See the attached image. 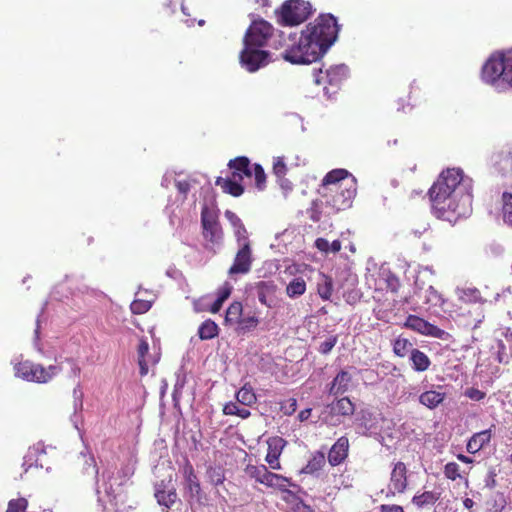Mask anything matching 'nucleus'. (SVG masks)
<instances>
[{
  "mask_svg": "<svg viewBox=\"0 0 512 512\" xmlns=\"http://www.w3.org/2000/svg\"><path fill=\"white\" fill-rule=\"evenodd\" d=\"M473 181L461 169L443 171L429 190L435 215L448 222L466 218L472 212Z\"/></svg>",
  "mask_w": 512,
  "mask_h": 512,
  "instance_id": "obj_1",
  "label": "nucleus"
},
{
  "mask_svg": "<svg viewBox=\"0 0 512 512\" xmlns=\"http://www.w3.org/2000/svg\"><path fill=\"white\" fill-rule=\"evenodd\" d=\"M338 26L336 19L321 15L309 23L304 30L288 38L283 58L292 64H310L322 57L336 41Z\"/></svg>",
  "mask_w": 512,
  "mask_h": 512,
  "instance_id": "obj_2",
  "label": "nucleus"
},
{
  "mask_svg": "<svg viewBox=\"0 0 512 512\" xmlns=\"http://www.w3.org/2000/svg\"><path fill=\"white\" fill-rule=\"evenodd\" d=\"M356 190V179L345 169H335L322 180L319 189L320 201L332 212L345 210L352 205Z\"/></svg>",
  "mask_w": 512,
  "mask_h": 512,
  "instance_id": "obj_3",
  "label": "nucleus"
},
{
  "mask_svg": "<svg viewBox=\"0 0 512 512\" xmlns=\"http://www.w3.org/2000/svg\"><path fill=\"white\" fill-rule=\"evenodd\" d=\"M481 79L499 91L512 88V50L493 53L482 67Z\"/></svg>",
  "mask_w": 512,
  "mask_h": 512,
  "instance_id": "obj_4",
  "label": "nucleus"
},
{
  "mask_svg": "<svg viewBox=\"0 0 512 512\" xmlns=\"http://www.w3.org/2000/svg\"><path fill=\"white\" fill-rule=\"evenodd\" d=\"M15 376L30 382L46 383L56 376L60 369L56 365H50L44 368L39 364H34L28 360L19 361L14 364Z\"/></svg>",
  "mask_w": 512,
  "mask_h": 512,
  "instance_id": "obj_5",
  "label": "nucleus"
},
{
  "mask_svg": "<svg viewBox=\"0 0 512 512\" xmlns=\"http://www.w3.org/2000/svg\"><path fill=\"white\" fill-rule=\"evenodd\" d=\"M246 474L256 482L266 487L276 488L294 497V494L287 489L288 486H295L288 478L270 472L265 465H248L245 469Z\"/></svg>",
  "mask_w": 512,
  "mask_h": 512,
  "instance_id": "obj_6",
  "label": "nucleus"
},
{
  "mask_svg": "<svg viewBox=\"0 0 512 512\" xmlns=\"http://www.w3.org/2000/svg\"><path fill=\"white\" fill-rule=\"evenodd\" d=\"M489 352L494 362L508 364L512 360V331H497L489 343Z\"/></svg>",
  "mask_w": 512,
  "mask_h": 512,
  "instance_id": "obj_7",
  "label": "nucleus"
},
{
  "mask_svg": "<svg viewBox=\"0 0 512 512\" xmlns=\"http://www.w3.org/2000/svg\"><path fill=\"white\" fill-rule=\"evenodd\" d=\"M241 67L250 73L267 66L272 61L270 52L259 47L243 46L240 52Z\"/></svg>",
  "mask_w": 512,
  "mask_h": 512,
  "instance_id": "obj_8",
  "label": "nucleus"
},
{
  "mask_svg": "<svg viewBox=\"0 0 512 512\" xmlns=\"http://www.w3.org/2000/svg\"><path fill=\"white\" fill-rule=\"evenodd\" d=\"M311 6L303 0H289L282 6L280 13L281 23L284 25H297L307 19Z\"/></svg>",
  "mask_w": 512,
  "mask_h": 512,
  "instance_id": "obj_9",
  "label": "nucleus"
},
{
  "mask_svg": "<svg viewBox=\"0 0 512 512\" xmlns=\"http://www.w3.org/2000/svg\"><path fill=\"white\" fill-rule=\"evenodd\" d=\"M273 27L264 20L254 21L243 39V46L264 48L271 37Z\"/></svg>",
  "mask_w": 512,
  "mask_h": 512,
  "instance_id": "obj_10",
  "label": "nucleus"
},
{
  "mask_svg": "<svg viewBox=\"0 0 512 512\" xmlns=\"http://www.w3.org/2000/svg\"><path fill=\"white\" fill-rule=\"evenodd\" d=\"M201 221L203 227V236L207 242L206 246L213 249L219 245L222 240V230L213 211L207 208L202 209Z\"/></svg>",
  "mask_w": 512,
  "mask_h": 512,
  "instance_id": "obj_11",
  "label": "nucleus"
},
{
  "mask_svg": "<svg viewBox=\"0 0 512 512\" xmlns=\"http://www.w3.org/2000/svg\"><path fill=\"white\" fill-rule=\"evenodd\" d=\"M408 485L407 467L406 465L398 461L393 464L390 481L387 487L388 495H396L404 493Z\"/></svg>",
  "mask_w": 512,
  "mask_h": 512,
  "instance_id": "obj_12",
  "label": "nucleus"
},
{
  "mask_svg": "<svg viewBox=\"0 0 512 512\" xmlns=\"http://www.w3.org/2000/svg\"><path fill=\"white\" fill-rule=\"evenodd\" d=\"M355 411V406L348 397H343L335 402H332L326 407V412L330 415L325 416L324 420L330 425H338L340 420L336 416H351Z\"/></svg>",
  "mask_w": 512,
  "mask_h": 512,
  "instance_id": "obj_13",
  "label": "nucleus"
},
{
  "mask_svg": "<svg viewBox=\"0 0 512 512\" xmlns=\"http://www.w3.org/2000/svg\"><path fill=\"white\" fill-rule=\"evenodd\" d=\"M253 262L252 250L250 244H244L238 247L232 266L228 270L230 276L237 274H248Z\"/></svg>",
  "mask_w": 512,
  "mask_h": 512,
  "instance_id": "obj_14",
  "label": "nucleus"
},
{
  "mask_svg": "<svg viewBox=\"0 0 512 512\" xmlns=\"http://www.w3.org/2000/svg\"><path fill=\"white\" fill-rule=\"evenodd\" d=\"M348 75V67L344 64L332 66L323 73L320 69L314 74V82L316 84H322L325 81L332 86L339 85Z\"/></svg>",
  "mask_w": 512,
  "mask_h": 512,
  "instance_id": "obj_15",
  "label": "nucleus"
},
{
  "mask_svg": "<svg viewBox=\"0 0 512 512\" xmlns=\"http://www.w3.org/2000/svg\"><path fill=\"white\" fill-rule=\"evenodd\" d=\"M405 326L423 335L440 339H443V336L446 334L444 330L415 315L407 317Z\"/></svg>",
  "mask_w": 512,
  "mask_h": 512,
  "instance_id": "obj_16",
  "label": "nucleus"
},
{
  "mask_svg": "<svg viewBox=\"0 0 512 512\" xmlns=\"http://www.w3.org/2000/svg\"><path fill=\"white\" fill-rule=\"evenodd\" d=\"M241 181L242 174L239 172H232L230 178L218 177L216 180V185L221 187L224 192L229 193L232 196L238 197L242 195V193L244 192V188L240 184Z\"/></svg>",
  "mask_w": 512,
  "mask_h": 512,
  "instance_id": "obj_17",
  "label": "nucleus"
},
{
  "mask_svg": "<svg viewBox=\"0 0 512 512\" xmlns=\"http://www.w3.org/2000/svg\"><path fill=\"white\" fill-rule=\"evenodd\" d=\"M268 452L266 455V462L274 470L281 469L279 457L284 447V440L279 437L271 438L268 440Z\"/></svg>",
  "mask_w": 512,
  "mask_h": 512,
  "instance_id": "obj_18",
  "label": "nucleus"
},
{
  "mask_svg": "<svg viewBox=\"0 0 512 512\" xmlns=\"http://www.w3.org/2000/svg\"><path fill=\"white\" fill-rule=\"evenodd\" d=\"M349 441L347 437H340L328 453V461L332 466L339 465L348 455Z\"/></svg>",
  "mask_w": 512,
  "mask_h": 512,
  "instance_id": "obj_19",
  "label": "nucleus"
},
{
  "mask_svg": "<svg viewBox=\"0 0 512 512\" xmlns=\"http://www.w3.org/2000/svg\"><path fill=\"white\" fill-rule=\"evenodd\" d=\"M352 381V376L348 371L342 370L340 371L335 378L333 379L330 388H329V394L330 395H340L344 394L348 391L350 384Z\"/></svg>",
  "mask_w": 512,
  "mask_h": 512,
  "instance_id": "obj_20",
  "label": "nucleus"
},
{
  "mask_svg": "<svg viewBox=\"0 0 512 512\" xmlns=\"http://www.w3.org/2000/svg\"><path fill=\"white\" fill-rule=\"evenodd\" d=\"M493 164L503 175L512 173V148L502 149L495 154Z\"/></svg>",
  "mask_w": 512,
  "mask_h": 512,
  "instance_id": "obj_21",
  "label": "nucleus"
},
{
  "mask_svg": "<svg viewBox=\"0 0 512 512\" xmlns=\"http://www.w3.org/2000/svg\"><path fill=\"white\" fill-rule=\"evenodd\" d=\"M441 491L438 489L417 493L412 498V503L418 508H425L434 505L440 498Z\"/></svg>",
  "mask_w": 512,
  "mask_h": 512,
  "instance_id": "obj_22",
  "label": "nucleus"
},
{
  "mask_svg": "<svg viewBox=\"0 0 512 512\" xmlns=\"http://www.w3.org/2000/svg\"><path fill=\"white\" fill-rule=\"evenodd\" d=\"M491 439V430H483L475 433L467 443V451L475 454L480 451Z\"/></svg>",
  "mask_w": 512,
  "mask_h": 512,
  "instance_id": "obj_23",
  "label": "nucleus"
},
{
  "mask_svg": "<svg viewBox=\"0 0 512 512\" xmlns=\"http://www.w3.org/2000/svg\"><path fill=\"white\" fill-rule=\"evenodd\" d=\"M257 296L259 301L268 306H272V301L270 296L273 295L276 291V285L273 281H260L256 285Z\"/></svg>",
  "mask_w": 512,
  "mask_h": 512,
  "instance_id": "obj_24",
  "label": "nucleus"
},
{
  "mask_svg": "<svg viewBox=\"0 0 512 512\" xmlns=\"http://www.w3.org/2000/svg\"><path fill=\"white\" fill-rule=\"evenodd\" d=\"M410 361L412 368L417 372H424L428 370L431 365L429 357L419 349H412L410 354Z\"/></svg>",
  "mask_w": 512,
  "mask_h": 512,
  "instance_id": "obj_25",
  "label": "nucleus"
},
{
  "mask_svg": "<svg viewBox=\"0 0 512 512\" xmlns=\"http://www.w3.org/2000/svg\"><path fill=\"white\" fill-rule=\"evenodd\" d=\"M444 399L445 393L435 390L425 391L419 396V402L429 409L436 408Z\"/></svg>",
  "mask_w": 512,
  "mask_h": 512,
  "instance_id": "obj_26",
  "label": "nucleus"
},
{
  "mask_svg": "<svg viewBox=\"0 0 512 512\" xmlns=\"http://www.w3.org/2000/svg\"><path fill=\"white\" fill-rule=\"evenodd\" d=\"M162 484L157 485L155 489V497L159 505L170 508L177 500V493L174 488L169 490L161 489Z\"/></svg>",
  "mask_w": 512,
  "mask_h": 512,
  "instance_id": "obj_27",
  "label": "nucleus"
},
{
  "mask_svg": "<svg viewBox=\"0 0 512 512\" xmlns=\"http://www.w3.org/2000/svg\"><path fill=\"white\" fill-rule=\"evenodd\" d=\"M456 295L458 299L464 303H478L482 302L480 291L474 287H461L457 288Z\"/></svg>",
  "mask_w": 512,
  "mask_h": 512,
  "instance_id": "obj_28",
  "label": "nucleus"
},
{
  "mask_svg": "<svg viewBox=\"0 0 512 512\" xmlns=\"http://www.w3.org/2000/svg\"><path fill=\"white\" fill-rule=\"evenodd\" d=\"M229 167L232 172H239L242 174V178L252 177V165H250V161L246 157H238L234 160H230Z\"/></svg>",
  "mask_w": 512,
  "mask_h": 512,
  "instance_id": "obj_29",
  "label": "nucleus"
},
{
  "mask_svg": "<svg viewBox=\"0 0 512 512\" xmlns=\"http://www.w3.org/2000/svg\"><path fill=\"white\" fill-rule=\"evenodd\" d=\"M148 351H149L148 342L145 339H141L139 346H138L137 354H138V364L140 367V374L142 376L146 375L148 373V369H149V362L146 359V355L148 354Z\"/></svg>",
  "mask_w": 512,
  "mask_h": 512,
  "instance_id": "obj_30",
  "label": "nucleus"
},
{
  "mask_svg": "<svg viewBox=\"0 0 512 512\" xmlns=\"http://www.w3.org/2000/svg\"><path fill=\"white\" fill-rule=\"evenodd\" d=\"M317 290L319 296L323 300H329L333 292V281L330 277L322 274L317 283Z\"/></svg>",
  "mask_w": 512,
  "mask_h": 512,
  "instance_id": "obj_31",
  "label": "nucleus"
},
{
  "mask_svg": "<svg viewBox=\"0 0 512 512\" xmlns=\"http://www.w3.org/2000/svg\"><path fill=\"white\" fill-rule=\"evenodd\" d=\"M306 291V283L303 278H294L286 287V293L290 298L303 295Z\"/></svg>",
  "mask_w": 512,
  "mask_h": 512,
  "instance_id": "obj_32",
  "label": "nucleus"
},
{
  "mask_svg": "<svg viewBox=\"0 0 512 512\" xmlns=\"http://www.w3.org/2000/svg\"><path fill=\"white\" fill-rule=\"evenodd\" d=\"M198 335L202 340H209L218 335V326L211 320L204 321L199 329Z\"/></svg>",
  "mask_w": 512,
  "mask_h": 512,
  "instance_id": "obj_33",
  "label": "nucleus"
},
{
  "mask_svg": "<svg viewBox=\"0 0 512 512\" xmlns=\"http://www.w3.org/2000/svg\"><path fill=\"white\" fill-rule=\"evenodd\" d=\"M242 311H243V307H242V304L240 302H234L232 303L227 311H226V315H225V323L227 324H238L240 319L242 318Z\"/></svg>",
  "mask_w": 512,
  "mask_h": 512,
  "instance_id": "obj_34",
  "label": "nucleus"
},
{
  "mask_svg": "<svg viewBox=\"0 0 512 512\" xmlns=\"http://www.w3.org/2000/svg\"><path fill=\"white\" fill-rule=\"evenodd\" d=\"M315 247L326 254L337 253L341 249V242L339 240H334L330 243L327 239L317 238L315 240Z\"/></svg>",
  "mask_w": 512,
  "mask_h": 512,
  "instance_id": "obj_35",
  "label": "nucleus"
},
{
  "mask_svg": "<svg viewBox=\"0 0 512 512\" xmlns=\"http://www.w3.org/2000/svg\"><path fill=\"white\" fill-rule=\"evenodd\" d=\"M325 464V456L323 453H316L309 460L307 465L302 469L303 473L313 474L319 471Z\"/></svg>",
  "mask_w": 512,
  "mask_h": 512,
  "instance_id": "obj_36",
  "label": "nucleus"
},
{
  "mask_svg": "<svg viewBox=\"0 0 512 512\" xmlns=\"http://www.w3.org/2000/svg\"><path fill=\"white\" fill-rule=\"evenodd\" d=\"M237 401L250 406L256 402V395L250 386L244 385L236 394Z\"/></svg>",
  "mask_w": 512,
  "mask_h": 512,
  "instance_id": "obj_37",
  "label": "nucleus"
},
{
  "mask_svg": "<svg viewBox=\"0 0 512 512\" xmlns=\"http://www.w3.org/2000/svg\"><path fill=\"white\" fill-rule=\"evenodd\" d=\"M502 201L503 220L508 225H512V190L503 193Z\"/></svg>",
  "mask_w": 512,
  "mask_h": 512,
  "instance_id": "obj_38",
  "label": "nucleus"
},
{
  "mask_svg": "<svg viewBox=\"0 0 512 512\" xmlns=\"http://www.w3.org/2000/svg\"><path fill=\"white\" fill-rule=\"evenodd\" d=\"M414 349L412 343L405 338H397L393 344V351L399 357H405L411 354V350Z\"/></svg>",
  "mask_w": 512,
  "mask_h": 512,
  "instance_id": "obj_39",
  "label": "nucleus"
},
{
  "mask_svg": "<svg viewBox=\"0 0 512 512\" xmlns=\"http://www.w3.org/2000/svg\"><path fill=\"white\" fill-rule=\"evenodd\" d=\"M259 320L254 315L244 316L240 319L237 331L240 334H245L257 327Z\"/></svg>",
  "mask_w": 512,
  "mask_h": 512,
  "instance_id": "obj_40",
  "label": "nucleus"
},
{
  "mask_svg": "<svg viewBox=\"0 0 512 512\" xmlns=\"http://www.w3.org/2000/svg\"><path fill=\"white\" fill-rule=\"evenodd\" d=\"M186 488L190 493L191 497L198 496L200 493V484L197 480L196 475L193 472L192 467L186 471Z\"/></svg>",
  "mask_w": 512,
  "mask_h": 512,
  "instance_id": "obj_41",
  "label": "nucleus"
},
{
  "mask_svg": "<svg viewBox=\"0 0 512 512\" xmlns=\"http://www.w3.org/2000/svg\"><path fill=\"white\" fill-rule=\"evenodd\" d=\"M225 415H237L242 419H246L250 416V411L246 408H240L236 403L229 402L223 408Z\"/></svg>",
  "mask_w": 512,
  "mask_h": 512,
  "instance_id": "obj_42",
  "label": "nucleus"
},
{
  "mask_svg": "<svg viewBox=\"0 0 512 512\" xmlns=\"http://www.w3.org/2000/svg\"><path fill=\"white\" fill-rule=\"evenodd\" d=\"M252 176L255 179L256 186L259 190H263L266 183V175L261 165H252Z\"/></svg>",
  "mask_w": 512,
  "mask_h": 512,
  "instance_id": "obj_43",
  "label": "nucleus"
},
{
  "mask_svg": "<svg viewBox=\"0 0 512 512\" xmlns=\"http://www.w3.org/2000/svg\"><path fill=\"white\" fill-rule=\"evenodd\" d=\"M425 299H426V303L431 304L433 306H440L443 304L442 296L438 293V291L433 286H429L425 290Z\"/></svg>",
  "mask_w": 512,
  "mask_h": 512,
  "instance_id": "obj_44",
  "label": "nucleus"
},
{
  "mask_svg": "<svg viewBox=\"0 0 512 512\" xmlns=\"http://www.w3.org/2000/svg\"><path fill=\"white\" fill-rule=\"evenodd\" d=\"M362 420L363 422L358 427V433L365 436H374L378 434L374 423L370 422L366 416H363Z\"/></svg>",
  "mask_w": 512,
  "mask_h": 512,
  "instance_id": "obj_45",
  "label": "nucleus"
},
{
  "mask_svg": "<svg viewBox=\"0 0 512 512\" xmlns=\"http://www.w3.org/2000/svg\"><path fill=\"white\" fill-rule=\"evenodd\" d=\"M151 305V300L137 299L131 303L130 308L134 314H143L151 308Z\"/></svg>",
  "mask_w": 512,
  "mask_h": 512,
  "instance_id": "obj_46",
  "label": "nucleus"
},
{
  "mask_svg": "<svg viewBox=\"0 0 512 512\" xmlns=\"http://www.w3.org/2000/svg\"><path fill=\"white\" fill-rule=\"evenodd\" d=\"M444 475L450 480H456L461 477L460 467L455 462H449L444 467Z\"/></svg>",
  "mask_w": 512,
  "mask_h": 512,
  "instance_id": "obj_47",
  "label": "nucleus"
},
{
  "mask_svg": "<svg viewBox=\"0 0 512 512\" xmlns=\"http://www.w3.org/2000/svg\"><path fill=\"white\" fill-rule=\"evenodd\" d=\"M234 234L237 239L238 247H243L244 244H250L248 232L243 224L234 228Z\"/></svg>",
  "mask_w": 512,
  "mask_h": 512,
  "instance_id": "obj_48",
  "label": "nucleus"
},
{
  "mask_svg": "<svg viewBox=\"0 0 512 512\" xmlns=\"http://www.w3.org/2000/svg\"><path fill=\"white\" fill-rule=\"evenodd\" d=\"M28 502L25 498L11 500L7 512H25Z\"/></svg>",
  "mask_w": 512,
  "mask_h": 512,
  "instance_id": "obj_49",
  "label": "nucleus"
},
{
  "mask_svg": "<svg viewBox=\"0 0 512 512\" xmlns=\"http://www.w3.org/2000/svg\"><path fill=\"white\" fill-rule=\"evenodd\" d=\"M287 172L286 164L283 158L276 157L273 160V173L277 178H283Z\"/></svg>",
  "mask_w": 512,
  "mask_h": 512,
  "instance_id": "obj_50",
  "label": "nucleus"
},
{
  "mask_svg": "<svg viewBox=\"0 0 512 512\" xmlns=\"http://www.w3.org/2000/svg\"><path fill=\"white\" fill-rule=\"evenodd\" d=\"M337 336H329L319 346V352L322 354H328L337 343Z\"/></svg>",
  "mask_w": 512,
  "mask_h": 512,
  "instance_id": "obj_51",
  "label": "nucleus"
},
{
  "mask_svg": "<svg viewBox=\"0 0 512 512\" xmlns=\"http://www.w3.org/2000/svg\"><path fill=\"white\" fill-rule=\"evenodd\" d=\"M118 474L120 481L117 483V485L121 486L134 474V468L130 464L124 465Z\"/></svg>",
  "mask_w": 512,
  "mask_h": 512,
  "instance_id": "obj_52",
  "label": "nucleus"
},
{
  "mask_svg": "<svg viewBox=\"0 0 512 512\" xmlns=\"http://www.w3.org/2000/svg\"><path fill=\"white\" fill-rule=\"evenodd\" d=\"M465 395L469 399L474 400V401H480V400L484 399V397H485V393L476 388H468L465 391Z\"/></svg>",
  "mask_w": 512,
  "mask_h": 512,
  "instance_id": "obj_53",
  "label": "nucleus"
},
{
  "mask_svg": "<svg viewBox=\"0 0 512 512\" xmlns=\"http://www.w3.org/2000/svg\"><path fill=\"white\" fill-rule=\"evenodd\" d=\"M225 217L230 222V224L233 226V228H236L239 225L243 224L241 219L232 211L227 210L225 212Z\"/></svg>",
  "mask_w": 512,
  "mask_h": 512,
  "instance_id": "obj_54",
  "label": "nucleus"
},
{
  "mask_svg": "<svg viewBox=\"0 0 512 512\" xmlns=\"http://www.w3.org/2000/svg\"><path fill=\"white\" fill-rule=\"evenodd\" d=\"M87 465L88 466L85 468L86 473H91L97 478L98 468L96 467L95 460L93 457L89 458V463L87 462Z\"/></svg>",
  "mask_w": 512,
  "mask_h": 512,
  "instance_id": "obj_55",
  "label": "nucleus"
},
{
  "mask_svg": "<svg viewBox=\"0 0 512 512\" xmlns=\"http://www.w3.org/2000/svg\"><path fill=\"white\" fill-rule=\"evenodd\" d=\"M295 512H315L309 505H306L302 501H298L295 504Z\"/></svg>",
  "mask_w": 512,
  "mask_h": 512,
  "instance_id": "obj_56",
  "label": "nucleus"
},
{
  "mask_svg": "<svg viewBox=\"0 0 512 512\" xmlns=\"http://www.w3.org/2000/svg\"><path fill=\"white\" fill-rule=\"evenodd\" d=\"M381 512H404L403 508L399 505H382Z\"/></svg>",
  "mask_w": 512,
  "mask_h": 512,
  "instance_id": "obj_57",
  "label": "nucleus"
},
{
  "mask_svg": "<svg viewBox=\"0 0 512 512\" xmlns=\"http://www.w3.org/2000/svg\"><path fill=\"white\" fill-rule=\"evenodd\" d=\"M176 187L182 194H186L190 189V185L187 181H177Z\"/></svg>",
  "mask_w": 512,
  "mask_h": 512,
  "instance_id": "obj_58",
  "label": "nucleus"
},
{
  "mask_svg": "<svg viewBox=\"0 0 512 512\" xmlns=\"http://www.w3.org/2000/svg\"><path fill=\"white\" fill-rule=\"evenodd\" d=\"M231 290H232V287H230V286H225V287L220 291V294H219L218 298L224 302V301L229 297V295H230V293H231Z\"/></svg>",
  "mask_w": 512,
  "mask_h": 512,
  "instance_id": "obj_59",
  "label": "nucleus"
},
{
  "mask_svg": "<svg viewBox=\"0 0 512 512\" xmlns=\"http://www.w3.org/2000/svg\"><path fill=\"white\" fill-rule=\"evenodd\" d=\"M279 179V182H280V186L283 190H285L286 192L290 191L292 189V184L289 180L285 179L284 177L283 178H278Z\"/></svg>",
  "mask_w": 512,
  "mask_h": 512,
  "instance_id": "obj_60",
  "label": "nucleus"
},
{
  "mask_svg": "<svg viewBox=\"0 0 512 512\" xmlns=\"http://www.w3.org/2000/svg\"><path fill=\"white\" fill-rule=\"evenodd\" d=\"M288 116L290 117L291 121L299 122L301 131L302 132L305 131V127L303 125V119L300 116H298L297 114H293V113L289 114Z\"/></svg>",
  "mask_w": 512,
  "mask_h": 512,
  "instance_id": "obj_61",
  "label": "nucleus"
},
{
  "mask_svg": "<svg viewBox=\"0 0 512 512\" xmlns=\"http://www.w3.org/2000/svg\"><path fill=\"white\" fill-rule=\"evenodd\" d=\"M311 415V409H304L302 410L299 415H298V418L300 421H305L307 420Z\"/></svg>",
  "mask_w": 512,
  "mask_h": 512,
  "instance_id": "obj_62",
  "label": "nucleus"
},
{
  "mask_svg": "<svg viewBox=\"0 0 512 512\" xmlns=\"http://www.w3.org/2000/svg\"><path fill=\"white\" fill-rule=\"evenodd\" d=\"M222 305H223V301L220 300L219 298H217L211 307V312H213V313L218 312L221 309Z\"/></svg>",
  "mask_w": 512,
  "mask_h": 512,
  "instance_id": "obj_63",
  "label": "nucleus"
},
{
  "mask_svg": "<svg viewBox=\"0 0 512 512\" xmlns=\"http://www.w3.org/2000/svg\"><path fill=\"white\" fill-rule=\"evenodd\" d=\"M463 505L466 509H471L474 506V501L470 498H465L463 501Z\"/></svg>",
  "mask_w": 512,
  "mask_h": 512,
  "instance_id": "obj_64",
  "label": "nucleus"
}]
</instances>
